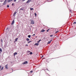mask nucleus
I'll return each instance as SVG.
<instances>
[{
  "label": "nucleus",
  "mask_w": 76,
  "mask_h": 76,
  "mask_svg": "<svg viewBox=\"0 0 76 76\" xmlns=\"http://www.w3.org/2000/svg\"><path fill=\"white\" fill-rule=\"evenodd\" d=\"M7 3V0H5L3 4V5H5V4H6Z\"/></svg>",
  "instance_id": "1"
},
{
  "label": "nucleus",
  "mask_w": 76,
  "mask_h": 76,
  "mask_svg": "<svg viewBox=\"0 0 76 76\" xmlns=\"http://www.w3.org/2000/svg\"><path fill=\"white\" fill-rule=\"evenodd\" d=\"M28 63V61H25L23 63V64H27Z\"/></svg>",
  "instance_id": "2"
},
{
  "label": "nucleus",
  "mask_w": 76,
  "mask_h": 76,
  "mask_svg": "<svg viewBox=\"0 0 76 76\" xmlns=\"http://www.w3.org/2000/svg\"><path fill=\"white\" fill-rule=\"evenodd\" d=\"M34 21L32 20L31 22V24H34Z\"/></svg>",
  "instance_id": "3"
},
{
  "label": "nucleus",
  "mask_w": 76,
  "mask_h": 76,
  "mask_svg": "<svg viewBox=\"0 0 76 76\" xmlns=\"http://www.w3.org/2000/svg\"><path fill=\"white\" fill-rule=\"evenodd\" d=\"M16 13H17V12L15 11L14 13V14L13 15V16H15V15H16Z\"/></svg>",
  "instance_id": "4"
},
{
  "label": "nucleus",
  "mask_w": 76,
  "mask_h": 76,
  "mask_svg": "<svg viewBox=\"0 0 76 76\" xmlns=\"http://www.w3.org/2000/svg\"><path fill=\"white\" fill-rule=\"evenodd\" d=\"M52 40H50V41H49L48 42V44H50V43H51V41H52Z\"/></svg>",
  "instance_id": "5"
},
{
  "label": "nucleus",
  "mask_w": 76,
  "mask_h": 76,
  "mask_svg": "<svg viewBox=\"0 0 76 76\" xmlns=\"http://www.w3.org/2000/svg\"><path fill=\"white\" fill-rule=\"evenodd\" d=\"M15 23V20H13L11 23V25H13Z\"/></svg>",
  "instance_id": "6"
},
{
  "label": "nucleus",
  "mask_w": 76,
  "mask_h": 76,
  "mask_svg": "<svg viewBox=\"0 0 76 76\" xmlns=\"http://www.w3.org/2000/svg\"><path fill=\"white\" fill-rule=\"evenodd\" d=\"M45 30H44V29H42V30L40 31L41 32H44L45 31Z\"/></svg>",
  "instance_id": "7"
},
{
  "label": "nucleus",
  "mask_w": 76,
  "mask_h": 76,
  "mask_svg": "<svg viewBox=\"0 0 76 76\" xmlns=\"http://www.w3.org/2000/svg\"><path fill=\"white\" fill-rule=\"evenodd\" d=\"M34 45H37V46H38V45H39V44H38V43H36L35 44H34Z\"/></svg>",
  "instance_id": "8"
},
{
  "label": "nucleus",
  "mask_w": 76,
  "mask_h": 76,
  "mask_svg": "<svg viewBox=\"0 0 76 76\" xmlns=\"http://www.w3.org/2000/svg\"><path fill=\"white\" fill-rule=\"evenodd\" d=\"M31 1V0H28L26 2V3H29V2L30 1Z\"/></svg>",
  "instance_id": "9"
},
{
  "label": "nucleus",
  "mask_w": 76,
  "mask_h": 76,
  "mask_svg": "<svg viewBox=\"0 0 76 76\" xmlns=\"http://www.w3.org/2000/svg\"><path fill=\"white\" fill-rule=\"evenodd\" d=\"M5 68L6 69H8V67H7V64L5 66Z\"/></svg>",
  "instance_id": "10"
},
{
  "label": "nucleus",
  "mask_w": 76,
  "mask_h": 76,
  "mask_svg": "<svg viewBox=\"0 0 76 76\" xmlns=\"http://www.w3.org/2000/svg\"><path fill=\"white\" fill-rule=\"evenodd\" d=\"M18 39V38H15V41H17Z\"/></svg>",
  "instance_id": "11"
},
{
  "label": "nucleus",
  "mask_w": 76,
  "mask_h": 76,
  "mask_svg": "<svg viewBox=\"0 0 76 76\" xmlns=\"http://www.w3.org/2000/svg\"><path fill=\"white\" fill-rule=\"evenodd\" d=\"M14 56H15V55H16V54H18V53L16 52H15L14 53Z\"/></svg>",
  "instance_id": "12"
},
{
  "label": "nucleus",
  "mask_w": 76,
  "mask_h": 76,
  "mask_svg": "<svg viewBox=\"0 0 76 76\" xmlns=\"http://www.w3.org/2000/svg\"><path fill=\"white\" fill-rule=\"evenodd\" d=\"M41 41V39H39V41L37 42V43H39V42Z\"/></svg>",
  "instance_id": "13"
},
{
  "label": "nucleus",
  "mask_w": 76,
  "mask_h": 76,
  "mask_svg": "<svg viewBox=\"0 0 76 76\" xmlns=\"http://www.w3.org/2000/svg\"><path fill=\"white\" fill-rule=\"evenodd\" d=\"M0 52H2V49L1 48H0Z\"/></svg>",
  "instance_id": "14"
},
{
  "label": "nucleus",
  "mask_w": 76,
  "mask_h": 76,
  "mask_svg": "<svg viewBox=\"0 0 76 76\" xmlns=\"http://www.w3.org/2000/svg\"><path fill=\"white\" fill-rule=\"evenodd\" d=\"M26 41H29L30 39H29V38H27L26 39Z\"/></svg>",
  "instance_id": "15"
},
{
  "label": "nucleus",
  "mask_w": 76,
  "mask_h": 76,
  "mask_svg": "<svg viewBox=\"0 0 76 76\" xmlns=\"http://www.w3.org/2000/svg\"><path fill=\"white\" fill-rule=\"evenodd\" d=\"M11 1L10 0H8V3H10Z\"/></svg>",
  "instance_id": "16"
},
{
  "label": "nucleus",
  "mask_w": 76,
  "mask_h": 76,
  "mask_svg": "<svg viewBox=\"0 0 76 76\" xmlns=\"http://www.w3.org/2000/svg\"><path fill=\"white\" fill-rule=\"evenodd\" d=\"M4 68V67H3V66L1 69V70H3V68Z\"/></svg>",
  "instance_id": "17"
},
{
  "label": "nucleus",
  "mask_w": 76,
  "mask_h": 76,
  "mask_svg": "<svg viewBox=\"0 0 76 76\" xmlns=\"http://www.w3.org/2000/svg\"><path fill=\"white\" fill-rule=\"evenodd\" d=\"M7 8H8V7H9V5H7Z\"/></svg>",
  "instance_id": "18"
},
{
  "label": "nucleus",
  "mask_w": 76,
  "mask_h": 76,
  "mask_svg": "<svg viewBox=\"0 0 76 76\" xmlns=\"http://www.w3.org/2000/svg\"><path fill=\"white\" fill-rule=\"evenodd\" d=\"M28 38H30V37H31V35H28Z\"/></svg>",
  "instance_id": "19"
},
{
  "label": "nucleus",
  "mask_w": 76,
  "mask_h": 76,
  "mask_svg": "<svg viewBox=\"0 0 76 76\" xmlns=\"http://www.w3.org/2000/svg\"><path fill=\"white\" fill-rule=\"evenodd\" d=\"M30 55H32V52H31L30 53Z\"/></svg>",
  "instance_id": "20"
},
{
  "label": "nucleus",
  "mask_w": 76,
  "mask_h": 76,
  "mask_svg": "<svg viewBox=\"0 0 76 76\" xmlns=\"http://www.w3.org/2000/svg\"><path fill=\"white\" fill-rule=\"evenodd\" d=\"M34 15H35V16H36V17L37 16V13H35Z\"/></svg>",
  "instance_id": "21"
},
{
  "label": "nucleus",
  "mask_w": 76,
  "mask_h": 76,
  "mask_svg": "<svg viewBox=\"0 0 76 76\" xmlns=\"http://www.w3.org/2000/svg\"><path fill=\"white\" fill-rule=\"evenodd\" d=\"M32 42V41H31L28 42V43H30V42Z\"/></svg>",
  "instance_id": "22"
},
{
  "label": "nucleus",
  "mask_w": 76,
  "mask_h": 76,
  "mask_svg": "<svg viewBox=\"0 0 76 76\" xmlns=\"http://www.w3.org/2000/svg\"><path fill=\"white\" fill-rule=\"evenodd\" d=\"M33 9H33V8H30L31 10H33Z\"/></svg>",
  "instance_id": "23"
},
{
  "label": "nucleus",
  "mask_w": 76,
  "mask_h": 76,
  "mask_svg": "<svg viewBox=\"0 0 76 76\" xmlns=\"http://www.w3.org/2000/svg\"><path fill=\"white\" fill-rule=\"evenodd\" d=\"M76 22H74L73 23V24H76Z\"/></svg>",
  "instance_id": "24"
},
{
  "label": "nucleus",
  "mask_w": 76,
  "mask_h": 76,
  "mask_svg": "<svg viewBox=\"0 0 76 76\" xmlns=\"http://www.w3.org/2000/svg\"><path fill=\"white\" fill-rule=\"evenodd\" d=\"M58 32V31H57L56 32V34H57V32Z\"/></svg>",
  "instance_id": "25"
},
{
  "label": "nucleus",
  "mask_w": 76,
  "mask_h": 76,
  "mask_svg": "<svg viewBox=\"0 0 76 76\" xmlns=\"http://www.w3.org/2000/svg\"><path fill=\"white\" fill-rule=\"evenodd\" d=\"M44 57V55H42V56H41V58H42L43 57Z\"/></svg>",
  "instance_id": "26"
},
{
  "label": "nucleus",
  "mask_w": 76,
  "mask_h": 76,
  "mask_svg": "<svg viewBox=\"0 0 76 76\" xmlns=\"http://www.w3.org/2000/svg\"><path fill=\"white\" fill-rule=\"evenodd\" d=\"M1 42H3V40H2V39H1Z\"/></svg>",
  "instance_id": "27"
},
{
  "label": "nucleus",
  "mask_w": 76,
  "mask_h": 76,
  "mask_svg": "<svg viewBox=\"0 0 76 76\" xmlns=\"http://www.w3.org/2000/svg\"><path fill=\"white\" fill-rule=\"evenodd\" d=\"M33 72V71H30V73H32Z\"/></svg>",
  "instance_id": "28"
},
{
  "label": "nucleus",
  "mask_w": 76,
  "mask_h": 76,
  "mask_svg": "<svg viewBox=\"0 0 76 76\" xmlns=\"http://www.w3.org/2000/svg\"><path fill=\"white\" fill-rule=\"evenodd\" d=\"M53 36V35H50V37H52V36Z\"/></svg>",
  "instance_id": "29"
},
{
  "label": "nucleus",
  "mask_w": 76,
  "mask_h": 76,
  "mask_svg": "<svg viewBox=\"0 0 76 76\" xmlns=\"http://www.w3.org/2000/svg\"><path fill=\"white\" fill-rule=\"evenodd\" d=\"M49 30H50V29H48V30H47V32H48V31H49Z\"/></svg>",
  "instance_id": "30"
},
{
  "label": "nucleus",
  "mask_w": 76,
  "mask_h": 76,
  "mask_svg": "<svg viewBox=\"0 0 76 76\" xmlns=\"http://www.w3.org/2000/svg\"><path fill=\"white\" fill-rule=\"evenodd\" d=\"M1 68V66H0V69Z\"/></svg>",
  "instance_id": "31"
},
{
  "label": "nucleus",
  "mask_w": 76,
  "mask_h": 76,
  "mask_svg": "<svg viewBox=\"0 0 76 76\" xmlns=\"http://www.w3.org/2000/svg\"><path fill=\"white\" fill-rule=\"evenodd\" d=\"M14 1L15 2L16 1V0H14Z\"/></svg>",
  "instance_id": "32"
},
{
  "label": "nucleus",
  "mask_w": 76,
  "mask_h": 76,
  "mask_svg": "<svg viewBox=\"0 0 76 76\" xmlns=\"http://www.w3.org/2000/svg\"><path fill=\"white\" fill-rule=\"evenodd\" d=\"M20 10H23V9L22 8H21V9H20Z\"/></svg>",
  "instance_id": "33"
},
{
  "label": "nucleus",
  "mask_w": 76,
  "mask_h": 76,
  "mask_svg": "<svg viewBox=\"0 0 76 76\" xmlns=\"http://www.w3.org/2000/svg\"><path fill=\"white\" fill-rule=\"evenodd\" d=\"M34 35H35V34H34L33 35H32L33 36H34Z\"/></svg>",
  "instance_id": "34"
},
{
  "label": "nucleus",
  "mask_w": 76,
  "mask_h": 76,
  "mask_svg": "<svg viewBox=\"0 0 76 76\" xmlns=\"http://www.w3.org/2000/svg\"><path fill=\"white\" fill-rule=\"evenodd\" d=\"M12 6H13V5H14V4L13 3H12Z\"/></svg>",
  "instance_id": "35"
},
{
  "label": "nucleus",
  "mask_w": 76,
  "mask_h": 76,
  "mask_svg": "<svg viewBox=\"0 0 76 76\" xmlns=\"http://www.w3.org/2000/svg\"><path fill=\"white\" fill-rule=\"evenodd\" d=\"M26 46H28V45H26Z\"/></svg>",
  "instance_id": "36"
},
{
  "label": "nucleus",
  "mask_w": 76,
  "mask_h": 76,
  "mask_svg": "<svg viewBox=\"0 0 76 76\" xmlns=\"http://www.w3.org/2000/svg\"><path fill=\"white\" fill-rule=\"evenodd\" d=\"M8 29V28H6V30H7Z\"/></svg>",
  "instance_id": "37"
},
{
  "label": "nucleus",
  "mask_w": 76,
  "mask_h": 76,
  "mask_svg": "<svg viewBox=\"0 0 76 76\" xmlns=\"http://www.w3.org/2000/svg\"><path fill=\"white\" fill-rule=\"evenodd\" d=\"M26 0H22V1H25Z\"/></svg>",
  "instance_id": "38"
},
{
  "label": "nucleus",
  "mask_w": 76,
  "mask_h": 76,
  "mask_svg": "<svg viewBox=\"0 0 76 76\" xmlns=\"http://www.w3.org/2000/svg\"><path fill=\"white\" fill-rule=\"evenodd\" d=\"M28 51L29 53H30V51L29 50Z\"/></svg>",
  "instance_id": "39"
},
{
  "label": "nucleus",
  "mask_w": 76,
  "mask_h": 76,
  "mask_svg": "<svg viewBox=\"0 0 76 76\" xmlns=\"http://www.w3.org/2000/svg\"><path fill=\"white\" fill-rule=\"evenodd\" d=\"M11 1H13V0H10Z\"/></svg>",
  "instance_id": "40"
},
{
  "label": "nucleus",
  "mask_w": 76,
  "mask_h": 76,
  "mask_svg": "<svg viewBox=\"0 0 76 76\" xmlns=\"http://www.w3.org/2000/svg\"><path fill=\"white\" fill-rule=\"evenodd\" d=\"M37 37H36V38H37Z\"/></svg>",
  "instance_id": "41"
},
{
  "label": "nucleus",
  "mask_w": 76,
  "mask_h": 76,
  "mask_svg": "<svg viewBox=\"0 0 76 76\" xmlns=\"http://www.w3.org/2000/svg\"><path fill=\"white\" fill-rule=\"evenodd\" d=\"M47 70H48V69H47Z\"/></svg>",
  "instance_id": "42"
},
{
  "label": "nucleus",
  "mask_w": 76,
  "mask_h": 76,
  "mask_svg": "<svg viewBox=\"0 0 76 76\" xmlns=\"http://www.w3.org/2000/svg\"><path fill=\"white\" fill-rule=\"evenodd\" d=\"M0 53H1V52H0Z\"/></svg>",
  "instance_id": "43"
}]
</instances>
